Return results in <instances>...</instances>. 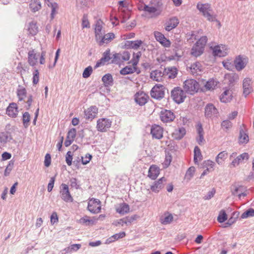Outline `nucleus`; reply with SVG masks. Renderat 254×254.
I'll return each mask as SVG.
<instances>
[{"label":"nucleus","instance_id":"obj_64","mask_svg":"<svg viewBox=\"0 0 254 254\" xmlns=\"http://www.w3.org/2000/svg\"><path fill=\"white\" fill-rule=\"evenodd\" d=\"M51 223L52 224H55V223H57L58 222V217L57 213L56 212H54L52 213L51 216V219H50Z\"/></svg>","mask_w":254,"mask_h":254},{"label":"nucleus","instance_id":"obj_1","mask_svg":"<svg viewBox=\"0 0 254 254\" xmlns=\"http://www.w3.org/2000/svg\"><path fill=\"white\" fill-rule=\"evenodd\" d=\"M46 52L42 51L41 53L37 52L35 49L30 50L28 53L27 62L31 66L36 65L39 59V63L41 64H44L46 63Z\"/></svg>","mask_w":254,"mask_h":254},{"label":"nucleus","instance_id":"obj_44","mask_svg":"<svg viewBox=\"0 0 254 254\" xmlns=\"http://www.w3.org/2000/svg\"><path fill=\"white\" fill-rule=\"evenodd\" d=\"M197 132L198 134V138L197 139V141L199 144H201L204 141L203 138V130L201 124H198L196 126Z\"/></svg>","mask_w":254,"mask_h":254},{"label":"nucleus","instance_id":"obj_47","mask_svg":"<svg viewBox=\"0 0 254 254\" xmlns=\"http://www.w3.org/2000/svg\"><path fill=\"white\" fill-rule=\"evenodd\" d=\"M239 140L241 143H247L249 140L248 135L243 130H240Z\"/></svg>","mask_w":254,"mask_h":254},{"label":"nucleus","instance_id":"obj_45","mask_svg":"<svg viewBox=\"0 0 254 254\" xmlns=\"http://www.w3.org/2000/svg\"><path fill=\"white\" fill-rule=\"evenodd\" d=\"M102 80L105 86L111 85L113 84V79L111 74L108 73L104 75L102 78Z\"/></svg>","mask_w":254,"mask_h":254},{"label":"nucleus","instance_id":"obj_32","mask_svg":"<svg viewBox=\"0 0 254 254\" xmlns=\"http://www.w3.org/2000/svg\"><path fill=\"white\" fill-rule=\"evenodd\" d=\"M119 11L121 16L123 17L122 22H125L130 17V11L127 7L125 6H120Z\"/></svg>","mask_w":254,"mask_h":254},{"label":"nucleus","instance_id":"obj_16","mask_svg":"<svg viewBox=\"0 0 254 254\" xmlns=\"http://www.w3.org/2000/svg\"><path fill=\"white\" fill-rule=\"evenodd\" d=\"M253 81L252 79L246 77L244 78L243 81V94L246 97L249 95L253 90Z\"/></svg>","mask_w":254,"mask_h":254},{"label":"nucleus","instance_id":"obj_37","mask_svg":"<svg viewBox=\"0 0 254 254\" xmlns=\"http://www.w3.org/2000/svg\"><path fill=\"white\" fill-rule=\"evenodd\" d=\"M179 24V20L176 17L171 18L166 24L165 29L170 31L172 29L175 28Z\"/></svg>","mask_w":254,"mask_h":254},{"label":"nucleus","instance_id":"obj_6","mask_svg":"<svg viewBox=\"0 0 254 254\" xmlns=\"http://www.w3.org/2000/svg\"><path fill=\"white\" fill-rule=\"evenodd\" d=\"M171 97L175 102L181 104L187 97L186 91L180 87H175L171 91Z\"/></svg>","mask_w":254,"mask_h":254},{"label":"nucleus","instance_id":"obj_19","mask_svg":"<svg viewBox=\"0 0 254 254\" xmlns=\"http://www.w3.org/2000/svg\"><path fill=\"white\" fill-rule=\"evenodd\" d=\"M163 128L161 126L153 125L151 127L150 133L153 138L160 139L163 137Z\"/></svg>","mask_w":254,"mask_h":254},{"label":"nucleus","instance_id":"obj_17","mask_svg":"<svg viewBox=\"0 0 254 254\" xmlns=\"http://www.w3.org/2000/svg\"><path fill=\"white\" fill-rule=\"evenodd\" d=\"M212 51L214 56L225 57L227 55L228 48L225 45H220L214 46Z\"/></svg>","mask_w":254,"mask_h":254},{"label":"nucleus","instance_id":"obj_42","mask_svg":"<svg viewBox=\"0 0 254 254\" xmlns=\"http://www.w3.org/2000/svg\"><path fill=\"white\" fill-rule=\"evenodd\" d=\"M16 93L19 101L23 100L27 95V91L25 88L21 86H18Z\"/></svg>","mask_w":254,"mask_h":254},{"label":"nucleus","instance_id":"obj_18","mask_svg":"<svg viewBox=\"0 0 254 254\" xmlns=\"http://www.w3.org/2000/svg\"><path fill=\"white\" fill-rule=\"evenodd\" d=\"M98 113V108L95 106H92L84 111L85 118L86 120L92 121L96 117Z\"/></svg>","mask_w":254,"mask_h":254},{"label":"nucleus","instance_id":"obj_35","mask_svg":"<svg viewBox=\"0 0 254 254\" xmlns=\"http://www.w3.org/2000/svg\"><path fill=\"white\" fill-rule=\"evenodd\" d=\"M232 91L231 90H226L221 95L220 100L224 103H228L231 101L232 99Z\"/></svg>","mask_w":254,"mask_h":254},{"label":"nucleus","instance_id":"obj_59","mask_svg":"<svg viewBox=\"0 0 254 254\" xmlns=\"http://www.w3.org/2000/svg\"><path fill=\"white\" fill-rule=\"evenodd\" d=\"M254 216V209H250L242 214V218H246L247 217H252Z\"/></svg>","mask_w":254,"mask_h":254},{"label":"nucleus","instance_id":"obj_41","mask_svg":"<svg viewBox=\"0 0 254 254\" xmlns=\"http://www.w3.org/2000/svg\"><path fill=\"white\" fill-rule=\"evenodd\" d=\"M137 70V67L132 65L126 66L120 70V73L122 75L131 74Z\"/></svg>","mask_w":254,"mask_h":254},{"label":"nucleus","instance_id":"obj_4","mask_svg":"<svg viewBox=\"0 0 254 254\" xmlns=\"http://www.w3.org/2000/svg\"><path fill=\"white\" fill-rule=\"evenodd\" d=\"M183 87L186 92L191 95L197 93L200 89L199 83L196 80L192 78L186 80L184 82Z\"/></svg>","mask_w":254,"mask_h":254},{"label":"nucleus","instance_id":"obj_22","mask_svg":"<svg viewBox=\"0 0 254 254\" xmlns=\"http://www.w3.org/2000/svg\"><path fill=\"white\" fill-rule=\"evenodd\" d=\"M6 114L10 118H16L18 114V106L15 103H10L6 109Z\"/></svg>","mask_w":254,"mask_h":254},{"label":"nucleus","instance_id":"obj_52","mask_svg":"<svg viewBox=\"0 0 254 254\" xmlns=\"http://www.w3.org/2000/svg\"><path fill=\"white\" fill-rule=\"evenodd\" d=\"M227 215L224 210H221L217 217V221L219 223H223L227 219Z\"/></svg>","mask_w":254,"mask_h":254},{"label":"nucleus","instance_id":"obj_23","mask_svg":"<svg viewBox=\"0 0 254 254\" xmlns=\"http://www.w3.org/2000/svg\"><path fill=\"white\" fill-rule=\"evenodd\" d=\"M203 67L199 62H195L191 64L190 67V73L194 76L200 75L203 71Z\"/></svg>","mask_w":254,"mask_h":254},{"label":"nucleus","instance_id":"obj_2","mask_svg":"<svg viewBox=\"0 0 254 254\" xmlns=\"http://www.w3.org/2000/svg\"><path fill=\"white\" fill-rule=\"evenodd\" d=\"M163 3L161 0H151L148 5H145L144 10L156 16L159 15L162 11Z\"/></svg>","mask_w":254,"mask_h":254},{"label":"nucleus","instance_id":"obj_33","mask_svg":"<svg viewBox=\"0 0 254 254\" xmlns=\"http://www.w3.org/2000/svg\"><path fill=\"white\" fill-rule=\"evenodd\" d=\"M110 53L109 50L105 51L103 54V57L97 62L95 67L97 68L105 64L106 63L109 61Z\"/></svg>","mask_w":254,"mask_h":254},{"label":"nucleus","instance_id":"obj_39","mask_svg":"<svg viewBox=\"0 0 254 254\" xmlns=\"http://www.w3.org/2000/svg\"><path fill=\"white\" fill-rule=\"evenodd\" d=\"M164 74L160 70H155L150 73V78L153 80L160 81Z\"/></svg>","mask_w":254,"mask_h":254},{"label":"nucleus","instance_id":"obj_11","mask_svg":"<svg viewBox=\"0 0 254 254\" xmlns=\"http://www.w3.org/2000/svg\"><path fill=\"white\" fill-rule=\"evenodd\" d=\"M61 197L62 199L66 202H72L73 199L71 195L68 187L65 184H62L61 185V189L60 190Z\"/></svg>","mask_w":254,"mask_h":254},{"label":"nucleus","instance_id":"obj_3","mask_svg":"<svg viewBox=\"0 0 254 254\" xmlns=\"http://www.w3.org/2000/svg\"><path fill=\"white\" fill-rule=\"evenodd\" d=\"M207 42L206 36L201 37L192 47L190 52L191 55L195 57L200 56L204 51Z\"/></svg>","mask_w":254,"mask_h":254},{"label":"nucleus","instance_id":"obj_34","mask_svg":"<svg viewBox=\"0 0 254 254\" xmlns=\"http://www.w3.org/2000/svg\"><path fill=\"white\" fill-rule=\"evenodd\" d=\"M162 224L167 225L171 223L173 220V216L169 212H165L160 219Z\"/></svg>","mask_w":254,"mask_h":254},{"label":"nucleus","instance_id":"obj_54","mask_svg":"<svg viewBox=\"0 0 254 254\" xmlns=\"http://www.w3.org/2000/svg\"><path fill=\"white\" fill-rule=\"evenodd\" d=\"M39 81V71L37 69H35L33 72L32 82L33 85H36Z\"/></svg>","mask_w":254,"mask_h":254},{"label":"nucleus","instance_id":"obj_9","mask_svg":"<svg viewBox=\"0 0 254 254\" xmlns=\"http://www.w3.org/2000/svg\"><path fill=\"white\" fill-rule=\"evenodd\" d=\"M248 62L249 59L246 56L242 55L237 56L234 61L235 68L239 71L242 70L246 66Z\"/></svg>","mask_w":254,"mask_h":254},{"label":"nucleus","instance_id":"obj_38","mask_svg":"<svg viewBox=\"0 0 254 254\" xmlns=\"http://www.w3.org/2000/svg\"><path fill=\"white\" fill-rule=\"evenodd\" d=\"M217 84L218 82L216 80L212 78L209 79L205 82L204 87L206 90H213L216 88Z\"/></svg>","mask_w":254,"mask_h":254},{"label":"nucleus","instance_id":"obj_58","mask_svg":"<svg viewBox=\"0 0 254 254\" xmlns=\"http://www.w3.org/2000/svg\"><path fill=\"white\" fill-rule=\"evenodd\" d=\"M72 161V154L71 151H68L65 156V161L67 165L71 166Z\"/></svg>","mask_w":254,"mask_h":254},{"label":"nucleus","instance_id":"obj_29","mask_svg":"<svg viewBox=\"0 0 254 254\" xmlns=\"http://www.w3.org/2000/svg\"><path fill=\"white\" fill-rule=\"evenodd\" d=\"M160 173L159 168L155 165H151L148 170V177L152 180H155Z\"/></svg>","mask_w":254,"mask_h":254},{"label":"nucleus","instance_id":"obj_8","mask_svg":"<svg viewBox=\"0 0 254 254\" xmlns=\"http://www.w3.org/2000/svg\"><path fill=\"white\" fill-rule=\"evenodd\" d=\"M152 98L156 99H161L165 95V87L161 84L155 85L150 91Z\"/></svg>","mask_w":254,"mask_h":254},{"label":"nucleus","instance_id":"obj_10","mask_svg":"<svg viewBox=\"0 0 254 254\" xmlns=\"http://www.w3.org/2000/svg\"><path fill=\"white\" fill-rule=\"evenodd\" d=\"M87 208L92 213H99L101 209L100 201L94 198L90 199L88 201Z\"/></svg>","mask_w":254,"mask_h":254},{"label":"nucleus","instance_id":"obj_30","mask_svg":"<svg viewBox=\"0 0 254 254\" xmlns=\"http://www.w3.org/2000/svg\"><path fill=\"white\" fill-rule=\"evenodd\" d=\"M116 210L121 215H125L129 212V206L127 204L123 202L117 205Z\"/></svg>","mask_w":254,"mask_h":254},{"label":"nucleus","instance_id":"obj_53","mask_svg":"<svg viewBox=\"0 0 254 254\" xmlns=\"http://www.w3.org/2000/svg\"><path fill=\"white\" fill-rule=\"evenodd\" d=\"M195 172V168L193 167H190L188 171H187L185 176V179L187 181H189L191 179V178L193 177Z\"/></svg>","mask_w":254,"mask_h":254},{"label":"nucleus","instance_id":"obj_43","mask_svg":"<svg viewBox=\"0 0 254 254\" xmlns=\"http://www.w3.org/2000/svg\"><path fill=\"white\" fill-rule=\"evenodd\" d=\"M169 78H175L177 74V69L174 67H168L165 69V73Z\"/></svg>","mask_w":254,"mask_h":254},{"label":"nucleus","instance_id":"obj_21","mask_svg":"<svg viewBox=\"0 0 254 254\" xmlns=\"http://www.w3.org/2000/svg\"><path fill=\"white\" fill-rule=\"evenodd\" d=\"M156 40L159 42L163 47L169 48L171 46V42L167 39L165 36L161 32L156 31L154 33Z\"/></svg>","mask_w":254,"mask_h":254},{"label":"nucleus","instance_id":"obj_20","mask_svg":"<svg viewBox=\"0 0 254 254\" xmlns=\"http://www.w3.org/2000/svg\"><path fill=\"white\" fill-rule=\"evenodd\" d=\"M103 21L99 19L96 21L94 25V33L96 41L100 39V38L104 34L103 31Z\"/></svg>","mask_w":254,"mask_h":254},{"label":"nucleus","instance_id":"obj_40","mask_svg":"<svg viewBox=\"0 0 254 254\" xmlns=\"http://www.w3.org/2000/svg\"><path fill=\"white\" fill-rule=\"evenodd\" d=\"M27 30L29 34L31 35H35L38 32V27L37 23L35 22H30L27 27Z\"/></svg>","mask_w":254,"mask_h":254},{"label":"nucleus","instance_id":"obj_61","mask_svg":"<svg viewBox=\"0 0 254 254\" xmlns=\"http://www.w3.org/2000/svg\"><path fill=\"white\" fill-rule=\"evenodd\" d=\"M92 72V68L91 66L86 67L83 71L82 76L84 78H88Z\"/></svg>","mask_w":254,"mask_h":254},{"label":"nucleus","instance_id":"obj_15","mask_svg":"<svg viewBox=\"0 0 254 254\" xmlns=\"http://www.w3.org/2000/svg\"><path fill=\"white\" fill-rule=\"evenodd\" d=\"M148 99V95L142 91L137 92L134 95L135 102L140 106L145 105L147 102Z\"/></svg>","mask_w":254,"mask_h":254},{"label":"nucleus","instance_id":"obj_56","mask_svg":"<svg viewBox=\"0 0 254 254\" xmlns=\"http://www.w3.org/2000/svg\"><path fill=\"white\" fill-rule=\"evenodd\" d=\"M76 130L74 128H72L70 129L67 134L66 137L68 139H71L73 140H74V138L76 137Z\"/></svg>","mask_w":254,"mask_h":254},{"label":"nucleus","instance_id":"obj_13","mask_svg":"<svg viewBox=\"0 0 254 254\" xmlns=\"http://www.w3.org/2000/svg\"><path fill=\"white\" fill-rule=\"evenodd\" d=\"M174 113L170 110H163L160 112V118L163 123H170L175 119Z\"/></svg>","mask_w":254,"mask_h":254},{"label":"nucleus","instance_id":"obj_26","mask_svg":"<svg viewBox=\"0 0 254 254\" xmlns=\"http://www.w3.org/2000/svg\"><path fill=\"white\" fill-rule=\"evenodd\" d=\"M218 113L217 109L212 104H208L205 108V115L207 117L211 118L217 116Z\"/></svg>","mask_w":254,"mask_h":254},{"label":"nucleus","instance_id":"obj_5","mask_svg":"<svg viewBox=\"0 0 254 254\" xmlns=\"http://www.w3.org/2000/svg\"><path fill=\"white\" fill-rule=\"evenodd\" d=\"M196 7L208 21H213L215 20L216 17L212 14V10L210 4L202 3L199 2L197 3Z\"/></svg>","mask_w":254,"mask_h":254},{"label":"nucleus","instance_id":"obj_62","mask_svg":"<svg viewBox=\"0 0 254 254\" xmlns=\"http://www.w3.org/2000/svg\"><path fill=\"white\" fill-rule=\"evenodd\" d=\"M92 159V155L90 154H87L84 157H82V163L86 165Z\"/></svg>","mask_w":254,"mask_h":254},{"label":"nucleus","instance_id":"obj_28","mask_svg":"<svg viewBox=\"0 0 254 254\" xmlns=\"http://www.w3.org/2000/svg\"><path fill=\"white\" fill-rule=\"evenodd\" d=\"M186 134V129L183 127L176 128L172 133V137L174 139L180 140L184 137Z\"/></svg>","mask_w":254,"mask_h":254},{"label":"nucleus","instance_id":"obj_14","mask_svg":"<svg viewBox=\"0 0 254 254\" xmlns=\"http://www.w3.org/2000/svg\"><path fill=\"white\" fill-rule=\"evenodd\" d=\"M130 53L127 51L115 54L113 55L112 63L118 64L121 62L127 61L130 59Z\"/></svg>","mask_w":254,"mask_h":254},{"label":"nucleus","instance_id":"obj_24","mask_svg":"<svg viewBox=\"0 0 254 254\" xmlns=\"http://www.w3.org/2000/svg\"><path fill=\"white\" fill-rule=\"evenodd\" d=\"M115 38V34L113 33H108L106 34H103L96 42L99 45L101 46L104 44H108L112 41Z\"/></svg>","mask_w":254,"mask_h":254},{"label":"nucleus","instance_id":"obj_31","mask_svg":"<svg viewBox=\"0 0 254 254\" xmlns=\"http://www.w3.org/2000/svg\"><path fill=\"white\" fill-rule=\"evenodd\" d=\"M214 166L215 163L213 161L210 160L205 161L203 162V168H206V169L203 171V172L201 174V176H204L208 172L213 171Z\"/></svg>","mask_w":254,"mask_h":254},{"label":"nucleus","instance_id":"obj_12","mask_svg":"<svg viewBox=\"0 0 254 254\" xmlns=\"http://www.w3.org/2000/svg\"><path fill=\"white\" fill-rule=\"evenodd\" d=\"M136 219L135 215L132 216H127L119 220L114 221L113 225L115 226H121L122 227L125 225H130Z\"/></svg>","mask_w":254,"mask_h":254},{"label":"nucleus","instance_id":"obj_63","mask_svg":"<svg viewBox=\"0 0 254 254\" xmlns=\"http://www.w3.org/2000/svg\"><path fill=\"white\" fill-rule=\"evenodd\" d=\"M51 157L50 154H46L45 157L44 164L47 167L51 165Z\"/></svg>","mask_w":254,"mask_h":254},{"label":"nucleus","instance_id":"obj_55","mask_svg":"<svg viewBox=\"0 0 254 254\" xmlns=\"http://www.w3.org/2000/svg\"><path fill=\"white\" fill-rule=\"evenodd\" d=\"M30 119V116L28 112H25L23 114V123L25 127H27L29 125V122Z\"/></svg>","mask_w":254,"mask_h":254},{"label":"nucleus","instance_id":"obj_60","mask_svg":"<svg viewBox=\"0 0 254 254\" xmlns=\"http://www.w3.org/2000/svg\"><path fill=\"white\" fill-rule=\"evenodd\" d=\"M81 26L82 28H90V22L86 16L84 15L82 19Z\"/></svg>","mask_w":254,"mask_h":254},{"label":"nucleus","instance_id":"obj_25","mask_svg":"<svg viewBox=\"0 0 254 254\" xmlns=\"http://www.w3.org/2000/svg\"><path fill=\"white\" fill-rule=\"evenodd\" d=\"M143 42L139 40L126 41L125 42L123 47L125 49H137L142 44Z\"/></svg>","mask_w":254,"mask_h":254},{"label":"nucleus","instance_id":"obj_46","mask_svg":"<svg viewBox=\"0 0 254 254\" xmlns=\"http://www.w3.org/2000/svg\"><path fill=\"white\" fill-rule=\"evenodd\" d=\"M29 5L31 9L34 12L39 10L41 7L39 0H31Z\"/></svg>","mask_w":254,"mask_h":254},{"label":"nucleus","instance_id":"obj_36","mask_svg":"<svg viewBox=\"0 0 254 254\" xmlns=\"http://www.w3.org/2000/svg\"><path fill=\"white\" fill-rule=\"evenodd\" d=\"M228 154L226 151H222L217 155L215 161L218 164L222 165L224 164L225 160L228 158Z\"/></svg>","mask_w":254,"mask_h":254},{"label":"nucleus","instance_id":"obj_50","mask_svg":"<svg viewBox=\"0 0 254 254\" xmlns=\"http://www.w3.org/2000/svg\"><path fill=\"white\" fill-rule=\"evenodd\" d=\"M172 157L171 155L169 153H166L165 155V158L164 161L162 162V164L164 168H168L171 164L172 162Z\"/></svg>","mask_w":254,"mask_h":254},{"label":"nucleus","instance_id":"obj_49","mask_svg":"<svg viewBox=\"0 0 254 254\" xmlns=\"http://www.w3.org/2000/svg\"><path fill=\"white\" fill-rule=\"evenodd\" d=\"M78 223L81 224H85L86 225H93L94 221L90 219L87 216H84L78 220Z\"/></svg>","mask_w":254,"mask_h":254},{"label":"nucleus","instance_id":"obj_48","mask_svg":"<svg viewBox=\"0 0 254 254\" xmlns=\"http://www.w3.org/2000/svg\"><path fill=\"white\" fill-rule=\"evenodd\" d=\"M140 56V52H138L136 53H134L133 54L132 58L129 63H131L132 65L134 66L135 67H137V65L139 62Z\"/></svg>","mask_w":254,"mask_h":254},{"label":"nucleus","instance_id":"obj_51","mask_svg":"<svg viewBox=\"0 0 254 254\" xmlns=\"http://www.w3.org/2000/svg\"><path fill=\"white\" fill-rule=\"evenodd\" d=\"M201 154L200 149L197 146H195L194 149V161L197 163L198 161L201 159Z\"/></svg>","mask_w":254,"mask_h":254},{"label":"nucleus","instance_id":"obj_27","mask_svg":"<svg viewBox=\"0 0 254 254\" xmlns=\"http://www.w3.org/2000/svg\"><path fill=\"white\" fill-rule=\"evenodd\" d=\"M167 181L165 178L162 177L158 181L155 182L154 184L151 186V190L152 191L158 192L161 190Z\"/></svg>","mask_w":254,"mask_h":254},{"label":"nucleus","instance_id":"obj_7","mask_svg":"<svg viewBox=\"0 0 254 254\" xmlns=\"http://www.w3.org/2000/svg\"><path fill=\"white\" fill-rule=\"evenodd\" d=\"M112 122L108 118H100L97 121L96 128L98 131L104 132L107 131L111 127Z\"/></svg>","mask_w":254,"mask_h":254},{"label":"nucleus","instance_id":"obj_57","mask_svg":"<svg viewBox=\"0 0 254 254\" xmlns=\"http://www.w3.org/2000/svg\"><path fill=\"white\" fill-rule=\"evenodd\" d=\"M224 67L228 70H232L233 64L231 60L227 59L222 62Z\"/></svg>","mask_w":254,"mask_h":254}]
</instances>
